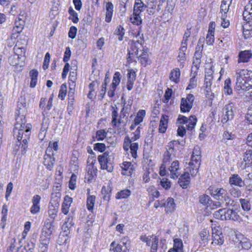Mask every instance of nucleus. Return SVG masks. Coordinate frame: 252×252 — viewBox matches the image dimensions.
I'll return each mask as SVG.
<instances>
[{"label": "nucleus", "mask_w": 252, "mask_h": 252, "mask_svg": "<svg viewBox=\"0 0 252 252\" xmlns=\"http://www.w3.org/2000/svg\"><path fill=\"white\" fill-rule=\"evenodd\" d=\"M236 88L248 91L252 89V71L239 69L236 71Z\"/></svg>", "instance_id": "1"}, {"label": "nucleus", "mask_w": 252, "mask_h": 252, "mask_svg": "<svg viewBox=\"0 0 252 252\" xmlns=\"http://www.w3.org/2000/svg\"><path fill=\"white\" fill-rule=\"evenodd\" d=\"M22 108H21L19 106V105H18V108L19 109H17L16 112V114L17 115V118L16 119V123L15 124V126L13 129V133L14 135H16L17 131L21 129H24V131L25 132L28 130V125H31V124H26V120L25 119V116L23 114V112L25 110V107L23 106L22 104H20Z\"/></svg>", "instance_id": "2"}, {"label": "nucleus", "mask_w": 252, "mask_h": 252, "mask_svg": "<svg viewBox=\"0 0 252 252\" xmlns=\"http://www.w3.org/2000/svg\"><path fill=\"white\" fill-rule=\"evenodd\" d=\"M32 128V125H28V130L24 132V129H21L19 130L16 133L17 139L18 142L19 143V145L21 146V154L24 155L26 154L28 148V141L30 139L31 135V129Z\"/></svg>", "instance_id": "3"}, {"label": "nucleus", "mask_w": 252, "mask_h": 252, "mask_svg": "<svg viewBox=\"0 0 252 252\" xmlns=\"http://www.w3.org/2000/svg\"><path fill=\"white\" fill-rule=\"evenodd\" d=\"M214 217L221 220H238L239 216L236 211L233 209L223 208L215 211Z\"/></svg>", "instance_id": "4"}, {"label": "nucleus", "mask_w": 252, "mask_h": 252, "mask_svg": "<svg viewBox=\"0 0 252 252\" xmlns=\"http://www.w3.org/2000/svg\"><path fill=\"white\" fill-rule=\"evenodd\" d=\"M235 113L236 108L234 103L229 102L225 105L222 108V118L221 120L222 124H227L233 120Z\"/></svg>", "instance_id": "5"}, {"label": "nucleus", "mask_w": 252, "mask_h": 252, "mask_svg": "<svg viewBox=\"0 0 252 252\" xmlns=\"http://www.w3.org/2000/svg\"><path fill=\"white\" fill-rule=\"evenodd\" d=\"M98 160L102 169H106L109 172L113 170L114 166L108 153L105 152L102 155L98 156Z\"/></svg>", "instance_id": "6"}, {"label": "nucleus", "mask_w": 252, "mask_h": 252, "mask_svg": "<svg viewBox=\"0 0 252 252\" xmlns=\"http://www.w3.org/2000/svg\"><path fill=\"white\" fill-rule=\"evenodd\" d=\"M194 99L192 94H188L186 98H182L181 100L180 109L183 113L189 112L193 106Z\"/></svg>", "instance_id": "7"}, {"label": "nucleus", "mask_w": 252, "mask_h": 252, "mask_svg": "<svg viewBox=\"0 0 252 252\" xmlns=\"http://www.w3.org/2000/svg\"><path fill=\"white\" fill-rule=\"evenodd\" d=\"M132 140L128 136L125 137L123 144V148L126 151L130 150V153L133 158H137V151L138 149V144L137 143H131Z\"/></svg>", "instance_id": "8"}, {"label": "nucleus", "mask_w": 252, "mask_h": 252, "mask_svg": "<svg viewBox=\"0 0 252 252\" xmlns=\"http://www.w3.org/2000/svg\"><path fill=\"white\" fill-rule=\"evenodd\" d=\"M211 195L219 201L223 202L229 200V197L227 195V191L223 188H215L210 190Z\"/></svg>", "instance_id": "9"}, {"label": "nucleus", "mask_w": 252, "mask_h": 252, "mask_svg": "<svg viewBox=\"0 0 252 252\" xmlns=\"http://www.w3.org/2000/svg\"><path fill=\"white\" fill-rule=\"evenodd\" d=\"M212 243L221 245L224 242V237L222 229L220 226H215L212 228Z\"/></svg>", "instance_id": "10"}, {"label": "nucleus", "mask_w": 252, "mask_h": 252, "mask_svg": "<svg viewBox=\"0 0 252 252\" xmlns=\"http://www.w3.org/2000/svg\"><path fill=\"white\" fill-rule=\"evenodd\" d=\"M177 121L181 124L186 125L187 129L188 130H192L197 122V118L195 116H190L189 118L184 116L180 115L177 119Z\"/></svg>", "instance_id": "11"}, {"label": "nucleus", "mask_w": 252, "mask_h": 252, "mask_svg": "<svg viewBox=\"0 0 252 252\" xmlns=\"http://www.w3.org/2000/svg\"><path fill=\"white\" fill-rule=\"evenodd\" d=\"M229 184L230 186H236L240 188L247 187V176L244 180L237 174H233L229 178Z\"/></svg>", "instance_id": "12"}, {"label": "nucleus", "mask_w": 252, "mask_h": 252, "mask_svg": "<svg viewBox=\"0 0 252 252\" xmlns=\"http://www.w3.org/2000/svg\"><path fill=\"white\" fill-rule=\"evenodd\" d=\"M26 59L25 55H21V56L17 55H14L8 59L10 64L13 66H23L24 64V61Z\"/></svg>", "instance_id": "13"}, {"label": "nucleus", "mask_w": 252, "mask_h": 252, "mask_svg": "<svg viewBox=\"0 0 252 252\" xmlns=\"http://www.w3.org/2000/svg\"><path fill=\"white\" fill-rule=\"evenodd\" d=\"M130 243L128 238L122 239L121 242L115 248L114 252H128Z\"/></svg>", "instance_id": "14"}, {"label": "nucleus", "mask_w": 252, "mask_h": 252, "mask_svg": "<svg viewBox=\"0 0 252 252\" xmlns=\"http://www.w3.org/2000/svg\"><path fill=\"white\" fill-rule=\"evenodd\" d=\"M121 167L122 169V174L128 176L132 175L134 169L133 165L130 162H124Z\"/></svg>", "instance_id": "15"}, {"label": "nucleus", "mask_w": 252, "mask_h": 252, "mask_svg": "<svg viewBox=\"0 0 252 252\" xmlns=\"http://www.w3.org/2000/svg\"><path fill=\"white\" fill-rule=\"evenodd\" d=\"M200 165V161H193L191 158L190 161L188 164L186 168L188 172H189V174L193 176L195 175L198 171Z\"/></svg>", "instance_id": "16"}, {"label": "nucleus", "mask_w": 252, "mask_h": 252, "mask_svg": "<svg viewBox=\"0 0 252 252\" xmlns=\"http://www.w3.org/2000/svg\"><path fill=\"white\" fill-rule=\"evenodd\" d=\"M53 223V220L52 222H45L40 235L50 237L54 229Z\"/></svg>", "instance_id": "17"}, {"label": "nucleus", "mask_w": 252, "mask_h": 252, "mask_svg": "<svg viewBox=\"0 0 252 252\" xmlns=\"http://www.w3.org/2000/svg\"><path fill=\"white\" fill-rule=\"evenodd\" d=\"M41 197L39 195H35L32 198V205L30 211L32 214H35L40 211V201Z\"/></svg>", "instance_id": "18"}, {"label": "nucleus", "mask_w": 252, "mask_h": 252, "mask_svg": "<svg viewBox=\"0 0 252 252\" xmlns=\"http://www.w3.org/2000/svg\"><path fill=\"white\" fill-rule=\"evenodd\" d=\"M178 183L183 189H187L190 183V176L188 171L182 174L179 179Z\"/></svg>", "instance_id": "19"}, {"label": "nucleus", "mask_w": 252, "mask_h": 252, "mask_svg": "<svg viewBox=\"0 0 252 252\" xmlns=\"http://www.w3.org/2000/svg\"><path fill=\"white\" fill-rule=\"evenodd\" d=\"M243 16L245 21L252 19V0H249L245 6Z\"/></svg>", "instance_id": "20"}, {"label": "nucleus", "mask_w": 252, "mask_h": 252, "mask_svg": "<svg viewBox=\"0 0 252 252\" xmlns=\"http://www.w3.org/2000/svg\"><path fill=\"white\" fill-rule=\"evenodd\" d=\"M187 46L181 45L179 49V55L177 57L178 61L180 63V66L182 68L184 67V63L186 60V52L187 51Z\"/></svg>", "instance_id": "21"}, {"label": "nucleus", "mask_w": 252, "mask_h": 252, "mask_svg": "<svg viewBox=\"0 0 252 252\" xmlns=\"http://www.w3.org/2000/svg\"><path fill=\"white\" fill-rule=\"evenodd\" d=\"M199 236L201 239L200 243L203 246H205L210 240V232L209 230L207 228L202 229L199 232Z\"/></svg>", "instance_id": "22"}, {"label": "nucleus", "mask_w": 252, "mask_h": 252, "mask_svg": "<svg viewBox=\"0 0 252 252\" xmlns=\"http://www.w3.org/2000/svg\"><path fill=\"white\" fill-rule=\"evenodd\" d=\"M238 63H247L252 57V54L250 50H245L239 52Z\"/></svg>", "instance_id": "23"}, {"label": "nucleus", "mask_w": 252, "mask_h": 252, "mask_svg": "<svg viewBox=\"0 0 252 252\" xmlns=\"http://www.w3.org/2000/svg\"><path fill=\"white\" fill-rule=\"evenodd\" d=\"M72 202V198L68 195H65L64 197L63 202L62 206V212L66 215L69 210L71 204Z\"/></svg>", "instance_id": "24"}, {"label": "nucleus", "mask_w": 252, "mask_h": 252, "mask_svg": "<svg viewBox=\"0 0 252 252\" xmlns=\"http://www.w3.org/2000/svg\"><path fill=\"white\" fill-rule=\"evenodd\" d=\"M179 162L178 160L174 161L169 167V170L171 172V178L176 179L178 177L180 174L178 172Z\"/></svg>", "instance_id": "25"}, {"label": "nucleus", "mask_w": 252, "mask_h": 252, "mask_svg": "<svg viewBox=\"0 0 252 252\" xmlns=\"http://www.w3.org/2000/svg\"><path fill=\"white\" fill-rule=\"evenodd\" d=\"M135 78V72L133 70H130L127 74V81L126 84V88L128 90L130 91L132 89Z\"/></svg>", "instance_id": "26"}, {"label": "nucleus", "mask_w": 252, "mask_h": 252, "mask_svg": "<svg viewBox=\"0 0 252 252\" xmlns=\"http://www.w3.org/2000/svg\"><path fill=\"white\" fill-rule=\"evenodd\" d=\"M173 241V248L170 249L169 252H183V244L182 240L179 238H175Z\"/></svg>", "instance_id": "27"}, {"label": "nucleus", "mask_w": 252, "mask_h": 252, "mask_svg": "<svg viewBox=\"0 0 252 252\" xmlns=\"http://www.w3.org/2000/svg\"><path fill=\"white\" fill-rule=\"evenodd\" d=\"M113 4L111 2H108L106 4V16L105 21L107 23L110 22L113 13Z\"/></svg>", "instance_id": "28"}, {"label": "nucleus", "mask_w": 252, "mask_h": 252, "mask_svg": "<svg viewBox=\"0 0 252 252\" xmlns=\"http://www.w3.org/2000/svg\"><path fill=\"white\" fill-rule=\"evenodd\" d=\"M168 116L167 115H162L160 122L158 130L159 132L163 133L165 132L168 125Z\"/></svg>", "instance_id": "29"}, {"label": "nucleus", "mask_w": 252, "mask_h": 252, "mask_svg": "<svg viewBox=\"0 0 252 252\" xmlns=\"http://www.w3.org/2000/svg\"><path fill=\"white\" fill-rule=\"evenodd\" d=\"M146 7L147 5L141 0H136L134 5L133 12L140 14Z\"/></svg>", "instance_id": "30"}, {"label": "nucleus", "mask_w": 252, "mask_h": 252, "mask_svg": "<svg viewBox=\"0 0 252 252\" xmlns=\"http://www.w3.org/2000/svg\"><path fill=\"white\" fill-rule=\"evenodd\" d=\"M164 207L165 211L167 213L173 212L175 209V204L174 199L172 198L168 197L166 202H164Z\"/></svg>", "instance_id": "31"}, {"label": "nucleus", "mask_w": 252, "mask_h": 252, "mask_svg": "<svg viewBox=\"0 0 252 252\" xmlns=\"http://www.w3.org/2000/svg\"><path fill=\"white\" fill-rule=\"evenodd\" d=\"M97 169L94 165H88L87 166V175L88 181H91L96 176Z\"/></svg>", "instance_id": "32"}, {"label": "nucleus", "mask_w": 252, "mask_h": 252, "mask_svg": "<svg viewBox=\"0 0 252 252\" xmlns=\"http://www.w3.org/2000/svg\"><path fill=\"white\" fill-rule=\"evenodd\" d=\"M142 53L140 55H138V59L141 64L144 66H146L148 64H150L151 61L148 58V55L147 52L144 51V50H142Z\"/></svg>", "instance_id": "33"}, {"label": "nucleus", "mask_w": 252, "mask_h": 252, "mask_svg": "<svg viewBox=\"0 0 252 252\" xmlns=\"http://www.w3.org/2000/svg\"><path fill=\"white\" fill-rule=\"evenodd\" d=\"M38 72L36 69H32L30 71L31 77L30 87L34 88L36 85Z\"/></svg>", "instance_id": "34"}, {"label": "nucleus", "mask_w": 252, "mask_h": 252, "mask_svg": "<svg viewBox=\"0 0 252 252\" xmlns=\"http://www.w3.org/2000/svg\"><path fill=\"white\" fill-rule=\"evenodd\" d=\"M243 160L245 162V167L252 165V150H247L244 155Z\"/></svg>", "instance_id": "35"}, {"label": "nucleus", "mask_w": 252, "mask_h": 252, "mask_svg": "<svg viewBox=\"0 0 252 252\" xmlns=\"http://www.w3.org/2000/svg\"><path fill=\"white\" fill-rule=\"evenodd\" d=\"M55 158L53 157H44L43 164L49 170H51L54 165Z\"/></svg>", "instance_id": "36"}, {"label": "nucleus", "mask_w": 252, "mask_h": 252, "mask_svg": "<svg viewBox=\"0 0 252 252\" xmlns=\"http://www.w3.org/2000/svg\"><path fill=\"white\" fill-rule=\"evenodd\" d=\"M180 71L179 68H176L173 69L170 74V80L174 81L175 83H178L180 80Z\"/></svg>", "instance_id": "37"}, {"label": "nucleus", "mask_w": 252, "mask_h": 252, "mask_svg": "<svg viewBox=\"0 0 252 252\" xmlns=\"http://www.w3.org/2000/svg\"><path fill=\"white\" fill-rule=\"evenodd\" d=\"M229 194L235 198H239L241 196L242 191L236 186H230L228 189Z\"/></svg>", "instance_id": "38"}, {"label": "nucleus", "mask_w": 252, "mask_h": 252, "mask_svg": "<svg viewBox=\"0 0 252 252\" xmlns=\"http://www.w3.org/2000/svg\"><path fill=\"white\" fill-rule=\"evenodd\" d=\"M242 209L245 211H249L251 209V204L250 200L246 198H241L239 199Z\"/></svg>", "instance_id": "39"}, {"label": "nucleus", "mask_w": 252, "mask_h": 252, "mask_svg": "<svg viewBox=\"0 0 252 252\" xmlns=\"http://www.w3.org/2000/svg\"><path fill=\"white\" fill-rule=\"evenodd\" d=\"M193 161H201V151L198 146L194 148L191 157Z\"/></svg>", "instance_id": "40"}, {"label": "nucleus", "mask_w": 252, "mask_h": 252, "mask_svg": "<svg viewBox=\"0 0 252 252\" xmlns=\"http://www.w3.org/2000/svg\"><path fill=\"white\" fill-rule=\"evenodd\" d=\"M212 79L213 76L211 74L205 75L204 85L205 87V91L207 93H209L211 91V86L212 85Z\"/></svg>", "instance_id": "41"}, {"label": "nucleus", "mask_w": 252, "mask_h": 252, "mask_svg": "<svg viewBox=\"0 0 252 252\" xmlns=\"http://www.w3.org/2000/svg\"><path fill=\"white\" fill-rule=\"evenodd\" d=\"M34 242L35 240L34 239L32 241L31 240L28 242L22 249V252H33L35 248Z\"/></svg>", "instance_id": "42"}, {"label": "nucleus", "mask_w": 252, "mask_h": 252, "mask_svg": "<svg viewBox=\"0 0 252 252\" xmlns=\"http://www.w3.org/2000/svg\"><path fill=\"white\" fill-rule=\"evenodd\" d=\"M131 191L129 189H124L118 192L116 195L117 199L126 198L129 196Z\"/></svg>", "instance_id": "43"}, {"label": "nucleus", "mask_w": 252, "mask_h": 252, "mask_svg": "<svg viewBox=\"0 0 252 252\" xmlns=\"http://www.w3.org/2000/svg\"><path fill=\"white\" fill-rule=\"evenodd\" d=\"M140 15L133 12V14L130 17V22L134 25H140L142 22Z\"/></svg>", "instance_id": "44"}, {"label": "nucleus", "mask_w": 252, "mask_h": 252, "mask_svg": "<svg viewBox=\"0 0 252 252\" xmlns=\"http://www.w3.org/2000/svg\"><path fill=\"white\" fill-rule=\"evenodd\" d=\"M131 50L133 52L131 53L130 51H129L128 55L130 56V55L134 54L137 57H138L139 50L142 51V50H143V46L137 44L136 42H133L131 46Z\"/></svg>", "instance_id": "45"}, {"label": "nucleus", "mask_w": 252, "mask_h": 252, "mask_svg": "<svg viewBox=\"0 0 252 252\" xmlns=\"http://www.w3.org/2000/svg\"><path fill=\"white\" fill-rule=\"evenodd\" d=\"M231 83V81L230 78L226 79L224 81V92L225 94L229 95L232 94Z\"/></svg>", "instance_id": "46"}, {"label": "nucleus", "mask_w": 252, "mask_h": 252, "mask_svg": "<svg viewBox=\"0 0 252 252\" xmlns=\"http://www.w3.org/2000/svg\"><path fill=\"white\" fill-rule=\"evenodd\" d=\"M61 196V193L60 191H53L51 196V201H54V205L59 206Z\"/></svg>", "instance_id": "47"}, {"label": "nucleus", "mask_w": 252, "mask_h": 252, "mask_svg": "<svg viewBox=\"0 0 252 252\" xmlns=\"http://www.w3.org/2000/svg\"><path fill=\"white\" fill-rule=\"evenodd\" d=\"M95 196L94 195H90L87 199V207L88 210L92 211L94 209Z\"/></svg>", "instance_id": "48"}, {"label": "nucleus", "mask_w": 252, "mask_h": 252, "mask_svg": "<svg viewBox=\"0 0 252 252\" xmlns=\"http://www.w3.org/2000/svg\"><path fill=\"white\" fill-rule=\"evenodd\" d=\"M50 242V237L40 235V244L39 247H43L48 248Z\"/></svg>", "instance_id": "49"}, {"label": "nucleus", "mask_w": 252, "mask_h": 252, "mask_svg": "<svg viewBox=\"0 0 252 252\" xmlns=\"http://www.w3.org/2000/svg\"><path fill=\"white\" fill-rule=\"evenodd\" d=\"M113 110L112 111V123L113 124L114 126H117V124L118 123L117 119L118 116V107H114L112 106Z\"/></svg>", "instance_id": "50"}, {"label": "nucleus", "mask_w": 252, "mask_h": 252, "mask_svg": "<svg viewBox=\"0 0 252 252\" xmlns=\"http://www.w3.org/2000/svg\"><path fill=\"white\" fill-rule=\"evenodd\" d=\"M24 24V21L19 18V21L16 20L15 22V27L13 30L18 33L21 32L23 29Z\"/></svg>", "instance_id": "51"}, {"label": "nucleus", "mask_w": 252, "mask_h": 252, "mask_svg": "<svg viewBox=\"0 0 252 252\" xmlns=\"http://www.w3.org/2000/svg\"><path fill=\"white\" fill-rule=\"evenodd\" d=\"M59 206H57L55 205H52L50 207L49 209L48 210V214L50 217L53 220H54L55 217L57 215V214L58 211Z\"/></svg>", "instance_id": "52"}, {"label": "nucleus", "mask_w": 252, "mask_h": 252, "mask_svg": "<svg viewBox=\"0 0 252 252\" xmlns=\"http://www.w3.org/2000/svg\"><path fill=\"white\" fill-rule=\"evenodd\" d=\"M145 115V111L143 110H139L137 115L134 119V122H135L136 124H139L143 121V118Z\"/></svg>", "instance_id": "53"}, {"label": "nucleus", "mask_w": 252, "mask_h": 252, "mask_svg": "<svg viewBox=\"0 0 252 252\" xmlns=\"http://www.w3.org/2000/svg\"><path fill=\"white\" fill-rule=\"evenodd\" d=\"M199 202L204 205H207L211 204L212 200L209 195L203 194L199 196Z\"/></svg>", "instance_id": "54"}, {"label": "nucleus", "mask_w": 252, "mask_h": 252, "mask_svg": "<svg viewBox=\"0 0 252 252\" xmlns=\"http://www.w3.org/2000/svg\"><path fill=\"white\" fill-rule=\"evenodd\" d=\"M231 3V1H230L229 3L228 4V1L226 0H223L221 1L220 5V12H223V14L226 15L227 12L229 10L230 4Z\"/></svg>", "instance_id": "55"}, {"label": "nucleus", "mask_w": 252, "mask_h": 252, "mask_svg": "<svg viewBox=\"0 0 252 252\" xmlns=\"http://www.w3.org/2000/svg\"><path fill=\"white\" fill-rule=\"evenodd\" d=\"M68 13L70 15L69 19L71 20L73 23H77L79 21L77 13L71 7L69 8L68 10Z\"/></svg>", "instance_id": "56"}, {"label": "nucleus", "mask_w": 252, "mask_h": 252, "mask_svg": "<svg viewBox=\"0 0 252 252\" xmlns=\"http://www.w3.org/2000/svg\"><path fill=\"white\" fill-rule=\"evenodd\" d=\"M107 132L104 129H100L96 132L95 138L98 141L103 140L106 136Z\"/></svg>", "instance_id": "57"}, {"label": "nucleus", "mask_w": 252, "mask_h": 252, "mask_svg": "<svg viewBox=\"0 0 252 252\" xmlns=\"http://www.w3.org/2000/svg\"><path fill=\"white\" fill-rule=\"evenodd\" d=\"M66 85L65 84H63L61 85V88L59 91L58 97L61 100H63L66 94Z\"/></svg>", "instance_id": "58"}, {"label": "nucleus", "mask_w": 252, "mask_h": 252, "mask_svg": "<svg viewBox=\"0 0 252 252\" xmlns=\"http://www.w3.org/2000/svg\"><path fill=\"white\" fill-rule=\"evenodd\" d=\"M121 81V74L119 72H116L114 75L112 83L111 85L117 87L120 83Z\"/></svg>", "instance_id": "59"}, {"label": "nucleus", "mask_w": 252, "mask_h": 252, "mask_svg": "<svg viewBox=\"0 0 252 252\" xmlns=\"http://www.w3.org/2000/svg\"><path fill=\"white\" fill-rule=\"evenodd\" d=\"M151 252H157L158 243V238L157 236L152 237Z\"/></svg>", "instance_id": "60"}, {"label": "nucleus", "mask_w": 252, "mask_h": 252, "mask_svg": "<svg viewBox=\"0 0 252 252\" xmlns=\"http://www.w3.org/2000/svg\"><path fill=\"white\" fill-rule=\"evenodd\" d=\"M191 32H190V28L187 29L185 32L183 39L181 43V45H188V38L190 36Z\"/></svg>", "instance_id": "61"}, {"label": "nucleus", "mask_w": 252, "mask_h": 252, "mask_svg": "<svg viewBox=\"0 0 252 252\" xmlns=\"http://www.w3.org/2000/svg\"><path fill=\"white\" fill-rule=\"evenodd\" d=\"M246 190L252 191V173H251L247 175Z\"/></svg>", "instance_id": "62"}, {"label": "nucleus", "mask_w": 252, "mask_h": 252, "mask_svg": "<svg viewBox=\"0 0 252 252\" xmlns=\"http://www.w3.org/2000/svg\"><path fill=\"white\" fill-rule=\"evenodd\" d=\"M77 72L76 68L74 69V71H71L69 75V84H76V81L77 79Z\"/></svg>", "instance_id": "63"}, {"label": "nucleus", "mask_w": 252, "mask_h": 252, "mask_svg": "<svg viewBox=\"0 0 252 252\" xmlns=\"http://www.w3.org/2000/svg\"><path fill=\"white\" fill-rule=\"evenodd\" d=\"M94 149L95 151L103 152L106 149V146L104 143H97L94 145Z\"/></svg>", "instance_id": "64"}]
</instances>
